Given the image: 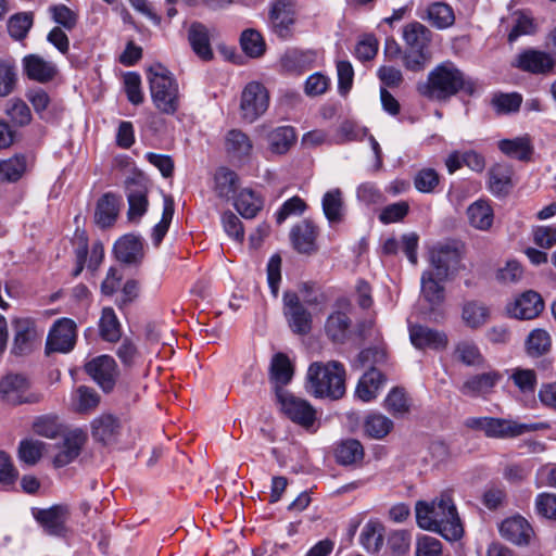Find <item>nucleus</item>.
<instances>
[{"instance_id":"nucleus-34","label":"nucleus","mask_w":556,"mask_h":556,"mask_svg":"<svg viewBox=\"0 0 556 556\" xmlns=\"http://www.w3.org/2000/svg\"><path fill=\"white\" fill-rule=\"evenodd\" d=\"M490 318V308L479 301H467L462 308V320L470 329L484 326Z\"/></svg>"},{"instance_id":"nucleus-57","label":"nucleus","mask_w":556,"mask_h":556,"mask_svg":"<svg viewBox=\"0 0 556 556\" xmlns=\"http://www.w3.org/2000/svg\"><path fill=\"white\" fill-rule=\"evenodd\" d=\"M33 25V16L29 13H20L12 16L8 22V30L14 39H23Z\"/></svg>"},{"instance_id":"nucleus-47","label":"nucleus","mask_w":556,"mask_h":556,"mask_svg":"<svg viewBox=\"0 0 556 556\" xmlns=\"http://www.w3.org/2000/svg\"><path fill=\"white\" fill-rule=\"evenodd\" d=\"M100 334L103 340L115 342L121 338V326L111 307H104L99 323Z\"/></svg>"},{"instance_id":"nucleus-30","label":"nucleus","mask_w":556,"mask_h":556,"mask_svg":"<svg viewBox=\"0 0 556 556\" xmlns=\"http://www.w3.org/2000/svg\"><path fill=\"white\" fill-rule=\"evenodd\" d=\"M293 377V366L289 357L283 353H277L273 356L269 368V378L277 394L278 389H283Z\"/></svg>"},{"instance_id":"nucleus-22","label":"nucleus","mask_w":556,"mask_h":556,"mask_svg":"<svg viewBox=\"0 0 556 556\" xmlns=\"http://www.w3.org/2000/svg\"><path fill=\"white\" fill-rule=\"evenodd\" d=\"M114 252L123 263H137L144 254L142 238L134 233L125 235L115 242Z\"/></svg>"},{"instance_id":"nucleus-43","label":"nucleus","mask_w":556,"mask_h":556,"mask_svg":"<svg viewBox=\"0 0 556 556\" xmlns=\"http://www.w3.org/2000/svg\"><path fill=\"white\" fill-rule=\"evenodd\" d=\"M294 129L290 126L277 127L268 135L270 151L277 154L286 153L295 142Z\"/></svg>"},{"instance_id":"nucleus-40","label":"nucleus","mask_w":556,"mask_h":556,"mask_svg":"<svg viewBox=\"0 0 556 556\" xmlns=\"http://www.w3.org/2000/svg\"><path fill=\"white\" fill-rule=\"evenodd\" d=\"M364 458V447L358 440L348 439L336 448V459L341 465H354Z\"/></svg>"},{"instance_id":"nucleus-31","label":"nucleus","mask_w":556,"mask_h":556,"mask_svg":"<svg viewBox=\"0 0 556 556\" xmlns=\"http://www.w3.org/2000/svg\"><path fill=\"white\" fill-rule=\"evenodd\" d=\"M433 271H425L421 276V296L428 303L430 309L440 306L444 301V288Z\"/></svg>"},{"instance_id":"nucleus-7","label":"nucleus","mask_w":556,"mask_h":556,"mask_svg":"<svg viewBox=\"0 0 556 556\" xmlns=\"http://www.w3.org/2000/svg\"><path fill=\"white\" fill-rule=\"evenodd\" d=\"M266 88L256 81L249 83L241 93L240 114L244 122L253 123L268 109Z\"/></svg>"},{"instance_id":"nucleus-36","label":"nucleus","mask_w":556,"mask_h":556,"mask_svg":"<svg viewBox=\"0 0 556 556\" xmlns=\"http://www.w3.org/2000/svg\"><path fill=\"white\" fill-rule=\"evenodd\" d=\"M403 39L409 50H427L431 40V31L421 23L413 22L403 28Z\"/></svg>"},{"instance_id":"nucleus-3","label":"nucleus","mask_w":556,"mask_h":556,"mask_svg":"<svg viewBox=\"0 0 556 556\" xmlns=\"http://www.w3.org/2000/svg\"><path fill=\"white\" fill-rule=\"evenodd\" d=\"M464 74L452 63L444 62L433 68L425 83L418 85V92L430 100H445L465 89Z\"/></svg>"},{"instance_id":"nucleus-62","label":"nucleus","mask_w":556,"mask_h":556,"mask_svg":"<svg viewBox=\"0 0 556 556\" xmlns=\"http://www.w3.org/2000/svg\"><path fill=\"white\" fill-rule=\"evenodd\" d=\"M149 192L143 185L131 181L127 186L129 208H146L149 205Z\"/></svg>"},{"instance_id":"nucleus-11","label":"nucleus","mask_w":556,"mask_h":556,"mask_svg":"<svg viewBox=\"0 0 556 556\" xmlns=\"http://www.w3.org/2000/svg\"><path fill=\"white\" fill-rule=\"evenodd\" d=\"M86 372L104 392H110L117 377V366L113 357L101 355L85 365Z\"/></svg>"},{"instance_id":"nucleus-17","label":"nucleus","mask_w":556,"mask_h":556,"mask_svg":"<svg viewBox=\"0 0 556 556\" xmlns=\"http://www.w3.org/2000/svg\"><path fill=\"white\" fill-rule=\"evenodd\" d=\"M500 533L513 544L528 545L533 536V529L525 518L515 516L501 523Z\"/></svg>"},{"instance_id":"nucleus-58","label":"nucleus","mask_w":556,"mask_h":556,"mask_svg":"<svg viewBox=\"0 0 556 556\" xmlns=\"http://www.w3.org/2000/svg\"><path fill=\"white\" fill-rule=\"evenodd\" d=\"M531 236L535 245L549 250L556 244V226H534Z\"/></svg>"},{"instance_id":"nucleus-19","label":"nucleus","mask_w":556,"mask_h":556,"mask_svg":"<svg viewBox=\"0 0 556 556\" xmlns=\"http://www.w3.org/2000/svg\"><path fill=\"white\" fill-rule=\"evenodd\" d=\"M517 66L533 74H546L552 72L555 60L551 53L539 50H527L519 54Z\"/></svg>"},{"instance_id":"nucleus-50","label":"nucleus","mask_w":556,"mask_h":556,"mask_svg":"<svg viewBox=\"0 0 556 556\" xmlns=\"http://www.w3.org/2000/svg\"><path fill=\"white\" fill-rule=\"evenodd\" d=\"M409 400L401 388H393L384 400L386 409L393 416H402L409 410Z\"/></svg>"},{"instance_id":"nucleus-16","label":"nucleus","mask_w":556,"mask_h":556,"mask_svg":"<svg viewBox=\"0 0 556 556\" xmlns=\"http://www.w3.org/2000/svg\"><path fill=\"white\" fill-rule=\"evenodd\" d=\"M502 379L496 370L469 376L459 387L463 395L469 397H485L493 392L495 386Z\"/></svg>"},{"instance_id":"nucleus-41","label":"nucleus","mask_w":556,"mask_h":556,"mask_svg":"<svg viewBox=\"0 0 556 556\" xmlns=\"http://www.w3.org/2000/svg\"><path fill=\"white\" fill-rule=\"evenodd\" d=\"M214 180L216 194L222 199H226L227 201L231 200L238 190V175L233 170H230L226 167H220L216 170Z\"/></svg>"},{"instance_id":"nucleus-10","label":"nucleus","mask_w":556,"mask_h":556,"mask_svg":"<svg viewBox=\"0 0 556 556\" xmlns=\"http://www.w3.org/2000/svg\"><path fill=\"white\" fill-rule=\"evenodd\" d=\"M285 316L292 331L298 334H306L312 329V315L300 302L293 292L283 295Z\"/></svg>"},{"instance_id":"nucleus-56","label":"nucleus","mask_w":556,"mask_h":556,"mask_svg":"<svg viewBox=\"0 0 556 556\" xmlns=\"http://www.w3.org/2000/svg\"><path fill=\"white\" fill-rule=\"evenodd\" d=\"M440 182V176L433 168H421L414 177V186L419 192L430 193Z\"/></svg>"},{"instance_id":"nucleus-14","label":"nucleus","mask_w":556,"mask_h":556,"mask_svg":"<svg viewBox=\"0 0 556 556\" xmlns=\"http://www.w3.org/2000/svg\"><path fill=\"white\" fill-rule=\"evenodd\" d=\"M546 428L544 424H521L510 419L490 417L485 435L488 438L506 439L515 438L527 432Z\"/></svg>"},{"instance_id":"nucleus-5","label":"nucleus","mask_w":556,"mask_h":556,"mask_svg":"<svg viewBox=\"0 0 556 556\" xmlns=\"http://www.w3.org/2000/svg\"><path fill=\"white\" fill-rule=\"evenodd\" d=\"M280 410L294 424L306 430H314L316 409L304 399L295 396L285 389L277 390Z\"/></svg>"},{"instance_id":"nucleus-55","label":"nucleus","mask_w":556,"mask_h":556,"mask_svg":"<svg viewBox=\"0 0 556 556\" xmlns=\"http://www.w3.org/2000/svg\"><path fill=\"white\" fill-rule=\"evenodd\" d=\"M45 444L38 440H23L18 447V457L28 465H35L41 457Z\"/></svg>"},{"instance_id":"nucleus-8","label":"nucleus","mask_w":556,"mask_h":556,"mask_svg":"<svg viewBox=\"0 0 556 556\" xmlns=\"http://www.w3.org/2000/svg\"><path fill=\"white\" fill-rule=\"evenodd\" d=\"M430 263L435 277L446 280L460 267V252L450 244L438 243L430 249Z\"/></svg>"},{"instance_id":"nucleus-24","label":"nucleus","mask_w":556,"mask_h":556,"mask_svg":"<svg viewBox=\"0 0 556 556\" xmlns=\"http://www.w3.org/2000/svg\"><path fill=\"white\" fill-rule=\"evenodd\" d=\"M386 382L384 376L375 367L367 370L358 380L355 395L367 403L376 399Z\"/></svg>"},{"instance_id":"nucleus-52","label":"nucleus","mask_w":556,"mask_h":556,"mask_svg":"<svg viewBox=\"0 0 556 556\" xmlns=\"http://www.w3.org/2000/svg\"><path fill=\"white\" fill-rule=\"evenodd\" d=\"M231 201L235 208H263L264 206L262 197L251 188L237 190Z\"/></svg>"},{"instance_id":"nucleus-54","label":"nucleus","mask_w":556,"mask_h":556,"mask_svg":"<svg viewBox=\"0 0 556 556\" xmlns=\"http://www.w3.org/2000/svg\"><path fill=\"white\" fill-rule=\"evenodd\" d=\"M52 20L66 30H72L78 22V14L65 4H56L49 8Z\"/></svg>"},{"instance_id":"nucleus-4","label":"nucleus","mask_w":556,"mask_h":556,"mask_svg":"<svg viewBox=\"0 0 556 556\" xmlns=\"http://www.w3.org/2000/svg\"><path fill=\"white\" fill-rule=\"evenodd\" d=\"M150 92L155 108L164 114H175L180 104L178 83L162 64H153L147 70Z\"/></svg>"},{"instance_id":"nucleus-29","label":"nucleus","mask_w":556,"mask_h":556,"mask_svg":"<svg viewBox=\"0 0 556 556\" xmlns=\"http://www.w3.org/2000/svg\"><path fill=\"white\" fill-rule=\"evenodd\" d=\"M188 39L199 58L205 61L213 58L210 30L206 26L201 23L191 24L188 30Z\"/></svg>"},{"instance_id":"nucleus-27","label":"nucleus","mask_w":556,"mask_h":556,"mask_svg":"<svg viewBox=\"0 0 556 556\" xmlns=\"http://www.w3.org/2000/svg\"><path fill=\"white\" fill-rule=\"evenodd\" d=\"M316 229L311 222L304 220L294 226L290 238L294 249L299 253L309 254L316 250Z\"/></svg>"},{"instance_id":"nucleus-46","label":"nucleus","mask_w":556,"mask_h":556,"mask_svg":"<svg viewBox=\"0 0 556 556\" xmlns=\"http://www.w3.org/2000/svg\"><path fill=\"white\" fill-rule=\"evenodd\" d=\"M552 340L549 333L544 329L532 330L526 341L528 355L539 357L547 353L551 349Z\"/></svg>"},{"instance_id":"nucleus-2","label":"nucleus","mask_w":556,"mask_h":556,"mask_svg":"<svg viewBox=\"0 0 556 556\" xmlns=\"http://www.w3.org/2000/svg\"><path fill=\"white\" fill-rule=\"evenodd\" d=\"M306 379V389L315 397L338 400L345 393V369L337 361L311 364Z\"/></svg>"},{"instance_id":"nucleus-49","label":"nucleus","mask_w":556,"mask_h":556,"mask_svg":"<svg viewBox=\"0 0 556 556\" xmlns=\"http://www.w3.org/2000/svg\"><path fill=\"white\" fill-rule=\"evenodd\" d=\"M523 267L516 260H508L495 273V279L501 285L518 283L523 278Z\"/></svg>"},{"instance_id":"nucleus-59","label":"nucleus","mask_w":556,"mask_h":556,"mask_svg":"<svg viewBox=\"0 0 556 556\" xmlns=\"http://www.w3.org/2000/svg\"><path fill=\"white\" fill-rule=\"evenodd\" d=\"M34 431L48 439H54L62 431V427L55 416H41L38 417L34 422Z\"/></svg>"},{"instance_id":"nucleus-23","label":"nucleus","mask_w":556,"mask_h":556,"mask_svg":"<svg viewBox=\"0 0 556 556\" xmlns=\"http://www.w3.org/2000/svg\"><path fill=\"white\" fill-rule=\"evenodd\" d=\"M85 442V434L81 430L68 432L63 440L59 452L54 455L53 463L56 467H64L72 463L80 453Z\"/></svg>"},{"instance_id":"nucleus-35","label":"nucleus","mask_w":556,"mask_h":556,"mask_svg":"<svg viewBox=\"0 0 556 556\" xmlns=\"http://www.w3.org/2000/svg\"><path fill=\"white\" fill-rule=\"evenodd\" d=\"M421 18L427 20L432 26L445 29L455 22L453 9L444 2H434L428 5Z\"/></svg>"},{"instance_id":"nucleus-39","label":"nucleus","mask_w":556,"mask_h":556,"mask_svg":"<svg viewBox=\"0 0 556 556\" xmlns=\"http://www.w3.org/2000/svg\"><path fill=\"white\" fill-rule=\"evenodd\" d=\"M497 146L505 155L520 161L529 160L533 152L531 141L526 136L514 139H503L498 141Z\"/></svg>"},{"instance_id":"nucleus-12","label":"nucleus","mask_w":556,"mask_h":556,"mask_svg":"<svg viewBox=\"0 0 556 556\" xmlns=\"http://www.w3.org/2000/svg\"><path fill=\"white\" fill-rule=\"evenodd\" d=\"M408 331L412 344L419 350L441 351L446 349L448 344V337L444 331L428 326L409 325Z\"/></svg>"},{"instance_id":"nucleus-60","label":"nucleus","mask_w":556,"mask_h":556,"mask_svg":"<svg viewBox=\"0 0 556 556\" xmlns=\"http://www.w3.org/2000/svg\"><path fill=\"white\" fill-rule=\"evenodd\" d=\"M535 31V24L533 18L523 13H517L514 20V26L508 34V40L510 42L515 41L518 37L522 35H530Z\"/></svg>"},{"instance_id":"nucleus-45","label":"nucleus","mask_w":556,"mask_h":556,"mask_svg":"<svg viewBox=\"0 0 556 556\" xmlns=\"http://www.w3.org/2000/svg\"><path fill=\"white\" fill-rule=\"evenodd\" d=\"M359 542L368 553H377L383 544L382 526L376 521H368L362 529Z\"/></svg>"},{"instance_id":"nucleus-48","label":"nucleus","mask_w":556,"mask_h":556,"mask_svg":"<svg viewBox=\"0 0 556 556\" xmlns=\"http://www.w3.org/2000/svg\"><path fill=\"white\" fill-rule=\"evenodd\" d=\"M5 114L16 126H26L31 121L30 109L25 101L18 98H13L8 101L5 105Z\"/></svg>"},{"instance_id":"nucleus-18","label":"nucleus","mask_w":556,"mask_h":556,"mask_svg":"<svg viewBox=\"0 0 556 556\" xmlns=\"http://www.w3.org/2000/svg\"><path fill=\"white\" fill-rule=\"evenodd\" d=\"M28 380L22 375H8L0 382V394L4 401L11 404L34 402L26 392Z\"/></svg>"},{"instance_id":"nucleus-1","label":"nucleus","mask_w":556,"mask_h":556,"mask_svg":"<svg viewBox=\"0 0 556 556\" xmlns=\"http://www.w3.org/2000/svg\"><path fill=\"white\" fill-rule=\"evenodd\" d=\"M415 511L421 529L440 533L448 541L462 538L464 529L450 493L444 492L430 503L417 502Z\"/></svg>"},{"instance_id":"nucleus-6","label":"nucleus","mask_w":556,"mask_h":556,"mask_svg":"<svg viewBox=\"0 0 556 556\" xmlns=\"http://www.w3.org/2000/svg\"><path fill=\"white\" fill-rule=\"evenodd\" d=\"M14 339L11 348L12 354L24 356L37 349L43 336V329H39L35 319L18 317L12 321Z\"/></svg>"},{"instance_id":"nucleus-33","label":"nucleus","mask_w":556,"mask_h":556,"mask_svg":"<svg viewBox=\"0 0 556 556\" xmlns=\"http://www.w3.org/2000/svg\"><path fill=\"white\" fill-rule=\"evenodd\" d=\"M30 166V160L24 154H15L10 159L0 161V178L9 182L20 180Z\"/></svg>"},{"instance_id":"nucleus-25","label":"nucleus","mask_w":556,"mask_h":556,"mask_svg":"<svg viewBox=\"0 0 556 556\" xmlns=\"http://www.w3.org/2000/svg\"><path fill=\"white\" fill-rule=\"evenodd\" d=\"M121 433L119 420L111 414H102L91 422V434L102 443L114 442Z\"/></svg>"},{"instance_id":"nucleus-32","label":"nucleus","mask_w":556,"mask_h":556,"mask_svg":"<svg viewBox=\"0 0 556 556\" xmlns=\"http://www.w3.org/2000/svg\"><path fill=\"white\" fill-rule=\"evenodd\" d=\"M225 149L230 157L242 160L250 156L253 144L247 134L239 129H231L225 137Z\"/></svg>"},{"instance_id":"nucleus-13","label":"nucleus","mask_w":556,"mask_h":556,"mask_svg":"<svg viewBox=\"0 0 556 556\" xmlns=\"http://www.w3.org/2000/svg\"><path fill=\"white\" fill-rule=\"evenodd\" d=\"M543 309L544 301L542 296L533 290L525 291L507 306L508 314L521 320L533 319L538 317Z\"/></svg>"},{"instance_id":"nucleus-42","label":"nucleus","mask_w":556,"mask_h":556,"mask_svg":"<svg viewBox=\"0 0 556 556\" xmlns=\"http://www.w3.org/2000/svg\"><path fill=\"white\" fill-rule=\"evenodd\" d=\"M351 320L345 313L334 312L326 320L325 330L333 342H343L348 336Z\"/></svg>"},{"instance_id":"nucleus-26","label":"nucleus","mask_w":556,"mask_h":556,"mask_svg":"<svg viewBox=\"0 0 556 556\" xmlns=\"http://www.w3.org/2000/svg\"><path fill=\"white\" fill-rule=\"evenodd\" d=\"M513 168L506 164H495L489 170V190L496 197H504L513 188Z\"/></svg>"},{"instance_id":"nucleus-53","label":"nucleus","mask_w":556,"mask_h":556,"mask_svg":"<svg viewBox=\"0 0 556 556\" xmlns=\"http://www.w3.org/2000/svg\"><path fill=\"white\" fill-rule=\"evenodd\" d=\"M16 84V70L11 60L0 59V97L9 96Z\"/></svg>"},{"instance_id":"nucleus-20","label":"nucleus","mask_w":556,"mask_h":556,"mask_svg":"<svg viewBox=\"0 0 556 556\" xmlns=\"http://www.w3.org/2000/svg\"><path fill=\"white\" fill-rule=\"evenodd\" d=\"M23 70L25 75L38 83H48L56 75V66L51 61H47L38 54H28L24 56Z\"/></svg>"},{"instance_id":"nucleus-15","label":"nucleus","mask_w":556,"mask_h":556,"mask_svg":"<svg viewBox=\"0 0 556 556\" xmlns=\"http://www.w3.org/2000/svg\"><path fill=\"white\" fill-rule=\"evenodd\" d=\"M295 18L296 10L291 0H277L273 3L269 20L273 30L279 37L287 38L291 34Z\"/></svg>"},{"instance_id":"nucleus-63","label":"nucleus","mask_w":556,"mask_h":556,"mask_svg":"<svg viewBox=\"0 0 556 556\" xmlns=\"http://www.w3.org/2000/svg\"><path fill=\"white\" fill-rule=\"evenodd\" d=\"M366 136V130L359 128L355 123L351 121L343 122L337 131L334 142L344 143L349 141L361 140Z\"/></svg>"},{"instance_id":"nucleus-51","label":"nucleus","mask_w":556,"mask_h":556,"mask_svg":"<svg viewBox=\"0 0 556 556\" xmlns=\"http://www.w3.org/2000/svg\"><path fill=\"white\" fill-rule=\"evenodd\" d=\"M242 50L251 58H258L265 51V41L255 29H245L240 38Z\"/></svg>"},{"instance_id":"nucleus-61","label":"nucleus","mask_w":556,"mask_h":556,"mask_svg":"<svg viewBox=\"0 0 556 556\" xmlns=\"http://www.w3.org/2000/svg\"><path fill=\"white\" fill-rule=\"evenodd\" d=\"M222 223L226 233L238 242L244 240V229L237 214L232 211H225L222 216Z\"/></svg>"},{"instance_id":"nucleus-9","label":"nucleus","mask_w":556,"mask_h":556,"mask_svg":"<svg viewBox=\"0 0 556 556\" xmlns=\"http://www.w3.org/2000/svg\"><path fill=\"white\" fill-rule=\"evenodd\" d=\"M76 342V324L70 318L58 319L47 339L48 352L67 353L73 350Z\"/></svg>"},{"instance_id":"nucleus-28","label":"nucleus","mask_w":556,"mask_h":556,"mask_svg":"<svg viewBox=\"0 0 556 556\" xmlns=\"http://www.w3.org/2000/svg\"><path fill=\"white\" fill-rule=\"evenodd\" d=\"M453 357L468 367H482L485 362L478 344L469 339H463L455 343Z\"/></svg>"},{"instance_id":"nucleus-44","label":"nucleus","mask_w":556,"mask_h":556,"mask_svg":"<svg viewBox=\"0 0 556 556\" xmlns=\"http://www.w3.org/2000/svg\"><path fill=\"white\" fill-rule=\"evenodd\" d=\"M509 380L523 395H533L538 386V376L534 369L513 368Z\"/></svg>"},{"instance_id":"nucleus-64","label":"nucleus","mask_w":556,"mask_h":556,"mask_svg":"<svg viewBox=\"0 0 556 556\" xmlns=\"http://www.w3.org/2000/svg\"><path fill=\"white\" fill-rule=\"evenodd\" d=\"M416 556H442V543L437 538L422 535L416 542Z\"/></svg>"},{"instance_id":"nucleus-38","label":"nucleus","mask_w":556,"mask_h":556,"mask_svg":"<svg viewBox=\"0 0 556 556\" xmlns=\"http://www.w3.org/2000/svg\"><path fill=\"white\" fill-rule=\"evenodd\" d=\"M363 429L367 437L381 440L393 429V421L380 413H372L365 417Z\"/></svg>"},{"instance_id":"nucleus-37","label":"nucleus","mask_w":556,"mask_h":556,"mask_svg":"<svg viewBox=\"0 0 556 556\" xmlns=\"http://www.w3.org/2000/svg\"><path fill=\"white\" fill-rule=\"evenodd\" d=\"M99 404V394L89 387L80 386L72 393V408L76 413H91Z\"/></svg>"},{"instance_id":"nucleus-21","label":"nucleus","mask_w":556,"mask_h":556,"mask_svg":"<svg viewBox=\"0 0 556 556\" xmlns=\"http://www.w3.org/2000/svg\"><path fill=\"white\" fill-rule=\"evenodd\" d=\"M68 515L70 509L66 505H54L50 508L38 510L35 513V518L46 532L59 535L64 530V523Z\"/></svg>"}]
</instances>
